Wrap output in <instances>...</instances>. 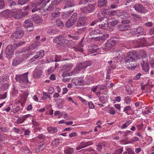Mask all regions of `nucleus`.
Here are the masks:
<instances>
[{
    "label": "nucleus",
    "instance_id": "obj_41",
    "mask_svg": "<svg viewBox=\"0 0 154 154\" xmlns=\"http://www.w3.org/2000/svg\"><path fill=\"white\" fill-rule=\"evenodd\" d=\"M130 17H131V18L136 20H140V17H139L137 14H131Z\"/></svg>",
    "mask_w": 154,
    "mask_h": 154
},
{
    "label": "nucleus",
    "instance_id": "obj_16",
    "mask_svg": "<svg viewBox=\"0 0 154 154\" xmlns=\"http://www.w3.org/2000/svg\"><path fill=\"white\" fill-rule=\"evenodd\" d=\"M115 42L113 40L109 41L102 47L103 49L106 50H109L112 47Z\"/></svg>",
    "mask_w": 154,
    "mask_h": 154
},
{
    "label": "nucleus",
    "instance_id": "obj_31",
    "mask_svg": "<svg viewBox=\"0 0 154 154\" xmlns=\"http://www.w3.org/2000/svg\"><path fill=\"white\" fill-rule=\"evenodd\" d=\"M107 3V0H98V6L99 7H102L105 6Z\"/></svg>",
    "mask_w": 154,
    "mask_h": 154
},
{
    "label": "nucleus",
    "instance_id": "obj_52",
    "mask_svg": "<svg viewBox=\"0 0 154 154\" xmlns=\"http://www.w3.org/2000/svg\"><path fill=\"white\" fill-rule=\"evenodd\" d=\"M118 23V21L117 20L112 19L111 22V24L112 26H115Z\"/></svg>",
    "mask_w": 154,
    "mask_h": 154
},
{
    "label": "nucleus",
    "instance_id": "obj_63",
    "mask_svg": "<svg viewBox=\"0 0 154 154\" xmlns=\"http://www.w3.org/2000/svg\"><path fill=\"white\" fill-rule=\"evenodd\" d=\"M102 147L103 145L101 144H98L96 146V149L98 151H101Z\"/></svg>",
    "mask_w": 154,
    "mask_h": 154
},
{
    "label": "nucleus",
    "instance_id": "obj_17",
    "mask_svg": "<svg viewBox=\"0 0 154 154\" xmlns=\"http://www.w3.org/2000/svg\"><path fill=\"white\" fill-rule=\"evenodd\" d=\"M84 82L83 77H81L77 78H74L72 80V82L75 85H82Z\"/></svg>",
    "mask_w": 154,
    "mask_h": 154
},
{
    "label": "nucleus",
    "instance_id": "obj_37",
    "mask_svg": "<svg viewBox=\"0 0 154 154\" xmlns=\"http://www.w3.org/2000/svg\"><path fill=\"white\" fill-rule=\"evenodd\" d=\"M73 11H69L63 13L62 17L63 18H66L69 17Z\"/></svg>",
    "mask_w": 154,
    "mask_h": 154
},
{
    "label": "nucleus",
    "instance_id": "obj_45",
    "mask_svg": "<svg viewBox=\"0 0 154 154\" xmlns=\"http://www.w3.org/2000/svg\"><path fill=\"white\" fill-rule=\"evenodd\" d=\"M54 114L56 116H57L58 118H60L63 115V113L59 111H56L54 112Z\"/></svg>",
    "mask_w": 154,
    "mask_h": 154
},
{
    "label": "nucleus",
    "instance_id": "obj_18",
    "mask_svg": "<svg viewBox=\"0 0 154 154\" xmlns=\"http://www.w3.org/2000/svg\"><path fill=\"white\" fill-rule=\"evenodd\" d=\"M24 33L23 31L18 30L14 32L12 34L13 38L19 39L21 38L23 35Z\"/></svg>",
    "mask_w": 154,
    "mask_h": 154
},
{
    "label": "nucleus",
    "instance_id": "obj_59",
    "mask_svg": "<svg viewBox=\"0 0 154 154\" xmlns=\"http://www.w3.org/2000/svg\"><path fill=\"white\" fill-rule=\"evenodd\" d=\"M103 13L102 12H100L98 13L97 17L100 19H101L102 18L104 17L103 15Z\"/></svg>",
    "mask_w": 154,
    "mask_h": 154
},
{
    "label": "nucleus",
    "instance_id": "obj_47",
    "mask_svg": "<svg viewBox=\"0 0 154 154\" xmlns=\"http://www.w3.org/2000/svg\"><path fill=\"white\" fill-rule=\"evenodd\" d=\"M131 101L130 97H129L127 96L125 98L124 103L127 105H129Z\"/></svg>",
    "mask_w": 154,
    "mask_h": 154
},
{
    "label": "nucleus",
    "instance_id": "obj_58",
    "mask_svg": "<svg viewBox=\"0 0 154 154\" xmlns=\"http://www.w3.org/2000/svg\"><path fill=\"white\" fill-rule=\"evenodd\" d=\"M139 138L137 137H134L131 140V142L130 143H133L134 142L137 141L139 140Z\"/></svg>",
    "mask_w": 154,
    "mask_h": 154
},
{
    "label": "nucleus",
    "instance_id": "obj_46",
    "mask_svg": "<svg viewBox=\"0 0 154 154\" xmlns=\"http://www.w3.org/2000/svg\"><path fill=\"white\" fill-rule=\"evenodd\" d=\"M73 152V149L71 148H69L67 149L64 150V152L66 154H71Z\"/></svg>",
    "mask_w": 154,
    "mask_h": 154
},
{
    "label": "nucleus",
    "instance_id": "obj_49",
    "mask_svg": "<svg viewBox=\"0 0 154 154\" xmlns=\"http://www.w3.org/2000/svg\"><path fill=\"white\" fill-rule=\"evenodd\" d=\"M56 23L58 26L61 27H62L63 26V22L60 20H57L56 21Z\"/></svg>",
    "mask_w": 154,
    "mask_h": 154
},
{
    "label": "nucleus",
    "instance_id": "obj_62",
    "mask_svg": "<svg viewBox=\"0 0 154 154\" xmlns=\"http://www.w3.org/2000/svg\"><path fill=\"white\" fill-rule=\"evenodd\" d=\"M77 135V134L76 132H72L69 134V136L70 137H74Z\"/></svg>",
    "mask_w": 154,
    "mask_h": 154
},
{
    "label": "nucleus",
    "instance_id": "obj_4",
    "mask_svg": "<svg viewBox=\"0 0 154 154\" xmlns=\"http://www.w3.org/2000/svg\"><path fill=\"white\" fill-rule=\"evenodd\" d=\"M95 24H98L97 26H98L101 29H106L109 31H111L112 29L111 27L108 26V23L106 22V23H103L101 24H99V22L98 21H94L91 23V25L93 26Z\"/></svg>",
    "mask_w": 154,
    "mask_h": 154
},
{
    "label": "nucleus",
    "instance_id": "obj_22",
    "mask_svg": "<svg viewBox=\"0 0 154 154\" xmlns=\"http://www.w3.org/2000/svg\"><path fill=\"white\" fill-rule=\"evenodd\" d=\"M92 144V142L91 141L88 142H82L79 145V146L76 148L77 150H79L83 148L89 146Z\"/></svg>",
    "mask_w": 154,
    "mask_h": 154
},
{
    "label": "nucleus",
    "instance_id": "obj_6",
    "mask_svg": "<svg viewBox=\"0 0 154 154\" xmlns=\"http://www.w3.org/2000/svg\"><path fill=\"white\" fill-rule=\"evenodd\" d=\"M134 8L137 12L141 14L147 12V10L144 6L140 3L135 4L134 6Z\"/></svg>",
    "mask_w": 154,
    "mask_h": 154
},
{
    "label": "nucleus",
    "instance_id": "obj_57",
    "mask_svg": "<svg viewBox=\"0 0 154 154\" xmlns=\"http://www.w3.org/2000/svg\"><path fill=\"white\" fill-rule=\"evenodd\" d=\"M61 56L60 55H56L55 56V61H62L63 60H62L61 59Z\"/></svg>",
    "mask_w": 154,
    "mask_h": 154
},
{
    "label": "nucleus",
    "instance_id": "obj_54",
    "mask_svg": "<svg viewBox=\"0 0 154 154\" xmlns=\"http://www.w3.org/2000/svg\"><path fill=\"white\" fill-rule=\"evenodd\" d=\"M126 91L129 95H131L133 93V91L130 88H128L126 89Z\"/></svg>",
    "mask_w": 154,
    "mask_h": 154
},
{
    "label": "nucleus",
    "instance_id": "obj_55",
    "mask_svg": "<svg viewBox=\"0 0 154 154\" xmlns=\"http://www.w3.org/2000/svg\"><path fill=\"white\" fill-rule=\"evenodd\" d=\"M5 6L4 0H0V9H3L4 8Z\"/></svg>",
    "mask_w": 154,
    "mask_h": 154
},
{
    "label": "nucleus",
    "instance_id": "obj_51",
    "mask_svg": "<svg viewBox=\"0 0 154 154\" xmlns=\"http://www.w3.org/2000/svg\"><path fill=\"white\" fill-rule=\"evenodd\" d=\"M122 148H121L116 150L112 154H121L123 151Z\"/></svg>",
    "mask_w": 154,
    "mask_h": 154
},
{
    "label": "nucleus",
    "instance_id": "obj_36",
    "mask_svg": "<svg viewBox=\"0 0 154 154\" xmlns=\"http://www.w3.org/2000/svg\"><path fill=\"white\" fill-rule=\"evenodd\" d=\"M131 15L127 11H124L123 12L122 14L120 15V18L122 19H125L129 18L130 17Z\"/></svg>",
    "mask_w": 154,
    "mask_h": 154
},
{
    "label": "nucleus",
    "instance_id": "obj_15",
    "mask_svg": "<svg viewBox=\"0 0 154 154\" xmlns=\"http://www.w3.org/2000/svg\"><path fill=\"white\" fill-rule=\"evenodd\" d=\"M63 0H54L52 1L51 3L46 8V9L49 11L52 10L54 6H56L59 5Z\"/></svg>",
    "mask_w": 154,
    "mask_h": 154
},
{
    "label": "nucleus",
    "instance_id": "obj_35",
    "mask_svg": "<svg viewBox=\"0 0 154 154\" xmlns=\"http://www.w3.org/2000/svg\"><path fill=\"white\" fill-rule=\"evenodd\" d=\"M47 129L48 131L51 134H54L57 131V128L51 126L48 127Z\"/></svg>",
    "mask_w": 154,
    "mask_h": 154
},
{
    "label": "nucleus",
    "instance_id": "obj_48",
    "mask_svg": "<svg viewBox=\"0 0 154 154\" xmlns=\"http://www.w3.org/2000/svg\"><path fill=\"white\" fill-rule=\"evenodd\" d=\"M140 54L142 59L146 60L145 58L146 56V54L145 51H140Z\"/></svg>",
    "mask_w": 154,
    "mask_h": 154
},
{
    "label": "nucleus",
    "instance_id": "obj_24",
    "mask_svg": "<svg viewBox=\"0 0 154 154\" xmlns=\"http://www.w3.org/2000/svg\"><path fill=\"white\" fill-rule=\"evenodd\" d=\"M28 96V94L26 92L24 93L23 94L20 96V101L18 103V105L21 104V105H23L22 102H25L26 99V98Z\"/></svg>",
    "mask_w": 154,
    "mask_h": 154
},
{
    "label": "nucleus",
    "instance_id": "obj_25",
    "mask_svg": "<svg viewBox=\"0 0 154 154\" xmlns=\"http://www.w3.org/2000/svg\"><path fill=\"white\" fill-rule=\"evenodd\" d=\"M32 19L36 23H41L43 21L42 19L36 14H35L33 16Z\"/></svg>",
    "mask_w": 154,
    "mask_h": 154
},
{
    "label": "nucleus",
    "instance_id": "obj_11",
    "mask_svg": "<svg viewBox=\"0 0 154 154\" xmlns=\"http://www.w3.org/2000/svg\"><path fill=\"white\" fill-rule=\"evenodd\" d=\"M26 58L24 56H20L15 57L13 60L12 63V65L15 66L23 62Z\"/></svg>",
    "mask_w": 154,
    "mask_h": 154
},
{
    "label": "nucleus",
    "instance_id": "obj_61",
    "mask_svg": "<svg viewBox=\"0 0 154 154\" xmlns=\"http://www.w3.org/2000/svg\"><path fill=\"white\" fill-rule=\"evenodd\" d=\"M24 43L23 41H21L19 42L16 43L14 44V45L17 47H18L20 46L21 45Z\"/></svg>",
    "mask_w": 154,
    "mask_h": 154
},
{
    "label": "nucleus",
    "instance_id": "obj_1",
    "mask_svg": "<svg viewBox=\"0 0 154 154\" xmlns=\"http://www.w3.org/2000/svg\"><path fill=\"white\" fill-rule=\"evenodd\" d=\"M137 58L136 53L132 52H129L125 58L126 67L130 69H134L138 65H135V66L133 63L135 62V59Z\"/></svg>",
    "mask_w": 154,
    "mask_h": 154
},
{
    "label": "nucleus",
    "instance_id": "obj_40",
    "mask_svg": "<svg viewBox=\"0 0 154 154\" xmlns=\"http://www.w3.org/2000/svg\"><path fill=\"white\" fill-rule=\"evenodd\" d=\"M74 6V4L73 3L70 1H68L66 3L64 8H66Z\"/></svg>",
    "mask_w": 154,
    "mask_h": 154
},
{
    "label": "nucleus",
    "instance_id": "obj_33",
    "mask_svg": "<svg viewBox=\"0 0 154 154\" xmlns=\"http://www.w3.org/2000/svg\"><path fill=\"white\" fill-rule=\"evenodd\" d=\"M109 35L108 34H106L103 35L101 36L97 37L96 38L97 40L100 41V40H105L106 38H108L109 37Z\"/></svg>",
    "mask_w": 154,
    "mask_h": 154
},
{
    "label": "nucleus",
    "instance_id": "obj_38",
    "mask_svg": "<svg viewBox=\"0 0 154 154\" xmlns=\"http://www.w3.org/2000/svg\"><path fill=\"white\" fill-rule=\"evenodd\" d=\"M73 66V64L72 63H69L67 64L64 66V68L66 69L67 71H69Z\"/></svg>",
    "mask_w": 154,
    "mask_h": 154
},
{
    "label": "nucleus",
    "instance_id": "obj_14",
    "mask_svg": "<svg viewBox=\"0 0 154 154\" xmlns=\"http://www.w3.org/2000/svg\"><path fill=\"white\" fill-rule=\"evenodd\" d=\"M129 22L128 21V23L126 22L125 20H122L121 23L122 24L118 26V28L120 31H126L128 30L130 28L129 25L125 24V23H128Z\"/></svg>",
    "mask_w": 154,
    "mask_h": 154
},
{
    "label": "nucleus",
    "instance_id": "obj_2",
    "mask_svg": "<svg viewBox=\"0 0 154 154\" xmlns=\"http://www.w3.org/2000/svg\"><path fill=\"white\" fill-rule=\"evenodd\" d=\"M92 62L91 61L87 60L84 61L82 63H78L74 68L72 72L75 74L78 73L82 69H84L88 67L91 65Z\"/></svg>",
    "mask_w": 154,
    "mask_h": 154
},
{
    "label": "nucleus",
    "instance_id": "obj_9",
    "mask_svg": "<svg viewBox=\"0 0 154 154\" xmlns=\"http://www.w3.org/2000/svg\"><path fill=\"white\" fill-rule=\"evenodd\" d=\"M15 49L14 46L11 45L8 46L6 48V57L8 58L11 57L14 54Z\"/></svg>",
    "mask_w": 154,
    "mask_h": 154
},
{
    "label": "nucleus",
    "instance_id": "obj_30",
    "mask_svg": "<svg viewBox=\"0 0 154 154\" xmlns=\"http://www.w3.org/2000/svg\"><path fill=\"white\" fill-rule=\"evenodd\" d=\"M60 9L59 8H56L54 12L52 13V16L54 18L59 17L60 14Z\"/></svg>",
    "mask_w": 154,
    "mask_h": 154
},
{
    "label": "nucleus",
    "instance_id": "obj_32",
    "mask_svg": "<svg viewBox=\"0 0 154 154\" xmlns=\"http://www.w3.org/2000/svg\"><path fill=\"white\" fill-rule=\"evenodd\" d=\"M9 86L8 84L5 83L3 81L0 82V88L5 90L8 89Z\"/></svg>",
    "mask_w": 154,
    "mask_h": 154
},
{
    "label": "nucleus",
    "instance_id": "obj_7",
    "mask_svg": "<svg viewBox=\"0 0 154 154\" xmlns=\"http://www.w3.org/2000/svg\"><path fill=\"white\" fill-rule=\"evenodd\" d=\"M28 74V72H27L23 74L16 76V80L20 82L27 83L28 81L27 79Z\"/></svg>",
    "mask_w": 154,
    "mask_h": 154
},
{
    "label": "nucleus",
    "instance_id": "obj_27",
    "mask_svg": "<svg viewBox=\"0 0 154 154\" xmlns=\"http://www.w3.org/2000/svg\"><path fill=\"white\" fill-rule=\"evenodd\" d=\"M40 45V43L38 41L35 42L29 46V49L31 50H34L36 48Z\"/></svg>",
    "mask_w": 154,
    "mask_h": 154
},
{
    "label": "nucleus",
    "instance_id": "obj_13",
    "mask_svg": "<svg viewBox=\"0 0 154 154\" xmlns=\"http://www.w3.org/2000/svg\"><path fill=\"white\" fill-rule=\"evenodd\" d=\"M95 9V7L94 5L91 4L85 8H81V10L84 13H88L93 12Z\"/></svg>",
    "mask_w": 154,
    "mask_h": 154
},
{
    "label": "nucleus",
    "instance_id": "obj_42",
    "mask_svg": "<svg viewBox=\"0 0 154 154\" xmlns=\"http://www.w3.org/2000/svg\"><path fill=\"white\" fill-rule=\"evenodd\" d=\"M50 96V94L48 93H47L45 92H43V96H42V99L43 100H46L48 97H49Z\"/></svg>",
    "mask_w": 154,
    "mask_h": 154
},
{
    "label": "nucleus",
    "instance_id": "obj_39",
    "mask_svg": "<svg viewBox=\"0 0 154 154\" xmlns=\"http://www.w3.org/2000/svg\"><path fill=\"white\" fill-rule=\"evenodd\" d=\"M9 4L11 8L13 10H14L16 9L15 7L16 6V4L14 1L12 0H9Z\"/></svg>",
    "mask_w": 154,
    "mask_h": 154
},
{
    "label": "nucleus",
    "instance_id": "obj_21",
    "mask_svg": "<svg viewBox=\"0 0 154 154\" xmlns=\"http://www.w3.org/2000/svg\"><path fill=\"white\" fill-rule=\"evenodd\" d=\"M141 64L143 69L145 72H147L149 71V67L146 60H141Z\"/></svg>",
    "mask_w": 154,
    "mask_h": 154
},
{
    "label": "nucleus",
    "instance_id": "obj_56",
    "mask_svg": "<svg viewBox=\"0 0 154 154\" xmlns=\"http://www.w3.org/2000/svg\"><path fill=\"white\" fill-rule=\"evenodd\" d=\"M109 113L112 114H114L115 113V108L114 107H111L109 108Z\"/></svg>",
    "mask_w": 154,
    "mask_h": 154
},
{
    "label": "nucleus",
    "instance_id": "obj_53",
    "mask_svg": "<svg viewBox=\"0 0 154 154\" xmlns=\"http://www.w3.org/2000/svg\"><path fill=\"white\" fill-rule=\"evenodd\" d=\"M101 33L99 29H95L91 32V35L97 34Z\"/></svg>",
    "mask_w": 154,
    "mask_h": 154
},
{
    "label": "nucleus",
    "instance_id": "obj_64",
    "mask_svg": "<svg viewBox=\"0 0 154 154\" xmlns=\"http://www.w3.org/2000/svg\"><path fill=\"white\" fill-rule=\"evenodd\" d=\"M149 33L150 35L154 34V27L150 28L149 30Z\"/></svg>",
    "mask_w": 154,
    "mask_h": 154
},
{
    "label": "nucleus",
    "instance_id": "obj_28",
    "mask_svg": "<svg viewBox=\"0 0 154 154\" xmlns=\"http://www.w3.org/2000/svg\"><path fill=\"white\" fill-rule=\"evenodd\" d=\"M13 11L6 10L4 11L3 12V14L5 17H12Z\"/></svg>",
    "mask_w": 154,
    "mask_h": 154
},
{
    "label": "nucleus",
    "instance_id": "obj_20",
    "mask_svg": "<svg viewBox=\"0 0 154 154\" xmlns=\"http://www.w3.org/2000/svg\"><path fill=\"white\" fill-rule=\"evenodd\" d=\"M42 74V70L41 68L39 67H37L35 69L33 73V76L35 79H37Z\"/></svg>",
    "mask_w": 154,
    "mask_h": 154
},
{
    "label": "nucleus",
    "instance_id": "obj_43",
    "mask_svg": "<svg viewBox=\"0 0 154 154\" xmlns=\"http://www.w3.org/2000/svg\"><path fill=\"white\" fill-rule=\"evenodd\" d=\"M131 123V121L129 120L127 121L125 123L122 125L121 128L122 129H124L126 128L128 126H129Z\"/></svg>",
    "mask_w": 154,
    "mask_h": 154
},
{
    "label": "nucleus",
    "instance_id": "obj_10",
    "mask_svg": "<svg viewBox=\"0 0 154 154\" xmlns=\"http://www.w3.org/2000/svg\"><path fill=\"white\" fill-rule=\"evenodd\" d=\"M53 42L55 43H57L59 44H62L64 43H67L69 41L64 39L62 36L59 35L55 37L53 39Z\"/></svg>",
    "mask_w": 154,
    "mask_h": 154
},
{
    "label": "nucleus",
    "instance_id": "obj_8",
    "mask_svg": "<svg viewBox=\"0 0 154 154\" xmlns=\"http://www.w3.org/2000/svg\"><path fill=\"white\" fill-rule=\"evenodd\" d=\"M143 29L141 27L134 28L132 29L131 32L133 35L138 36L142 35L144 33Z\"/></svg>",
    "mask_w": 154,
    "mask_h": 154
},
{
    "label": "nucleus",
    "instance_id": "obj_34",
    "mask_svg": "<svg viewBox=\"0 0 154 154\" xmlns=\"http://www.w3.org/2000/svg\"><path fill=\"white\" fill-rule=\"evenodd\" d=\"M55 28L52 26H49L46 27V30L47 32L49 34H55Z\"/></svg>",
    "mask_w": 154,
    "mask_h": 154
},
{
    "label": "nucleus",
    "instance_id": "obj_60",
    "mask_svg": "<svg viewBox=\"0 0 154 154\" xmlns=\"http://www.w3.org/2000/svg\"><path fill=\"white\" fill-rule=\"evenodd\" d=\"M126 150L128 152V154H133V153H134L133 150L130 148H127Z\"/></svg>",
    "mask_w": 154,
    "mask_h": 154
},
{
    "label": "nucleus",
    "instance_id": "obj_19",
    "mask_svg": "<svg viewBox=\"0 0 154 154\" xmlns=\"http://www.w3.org/2000/svg\"><path fill=\"white\" fill-rule=\"evenodd\" d=\"M45 51L43 50H41L40 51H37L36 54L31 59L32 61H35V60L39 58H42L45 55Z\"/></svg>",
    "mask_w": 154,
    "mask_h": 154
},
{
    "label": "nucleus",
    "instance_id": "obj_29",
    "mask_svg": "<svg viewBox=\"0 0 154 154\" xmlns=\"http://www.w3.org/2000/svg\"><path fill=\"white\" fill-rule=\"evenodd\" d=\"M122 54V53L120 50H116L112 52V55L117 58L119 57Z\"/></svg>",
    "mask_w": 154,
    "mask_h": 154
},
{
    "label": "nucleus",
    "instance_id": "obj_50",
    "mask_svg": "<svg viewBox=\"0 0 154 154\" xmlns=\"http://www.w3.org/2000/svg\"><path fill=\"white\" fill-rule=\"evenodd\" d=\"M59 140L57 138L54 139L52 140V144L53 146H57L59 144Z\"/></svg>",
    "mask_w": 154,
    "mask_h": 154
},
{
    "label": "nucleus",
    "instance_id": "obj_12",
    "mask_svg": "<svg viewBox=\"0 0 154 154\" xmlns=\"http://www.w3.org/2000/svg\"><path fill=\"white\" fill-rule=\"evenodd\" d=\"M27 14L26 13L24 12H21L20 11H13L12 17L16 19H20L24 17Z\"/></svg>",
    "mask_w": 154,
    "mask_h": 154
},
{
    "label": "nucleus",
    "instance_id": "obj_44",
    "mask_svg": "<svg viewBox=\"0 0 154 154\" xmlns=\"http://www.w3.org/2000/svg\"><path fill=\"white\" fill-rule=\"evenodd\" d=\"M29 0H18L17 3L19 5H23L29 2Z\"/></svg>",
    "mask_w": 154,
    "mask_h": 154
},
{
    "label": "nucleus",
    "instance_id": "obj_3",
    "mask_svg": "<svg viewBox=\"0 0 154 154\" xmlns=\"http://www.w3.org/2000/svg\"><path fill=\"white\" fill-rule=\"evenodd\" d=\"M45 0H41L39 2L35 3H30L24 8V10L32 9V11L33 13L39 10L40 8L39 5L43 3Z\"/></svg>",
    "mask_w": 154,
    "mask_h": 154
},
{
    "label": "nucleus",
    "instance_id": "obj_5",
    "mask_svg": "<svg viewBox=\"0 0 154 154\" xmlns=\"http://www.w3.org/2000/svg\"><path fill=\"white\" fill-rule=\"evenodd\" d=\"M77 13H74L71 17L67 21L65 25L67 28L71 27L74 25L77 20Z\"/></svg>",
    "mask_w": 154,
    "mask_h": 154
},
{
    "label": "nucleus",
    "instance_id": "obj_23",
    "mask_svg": "<svg viewBox=\"0 0 154 154\" xmlns=\"http://www.w3.org/2000/svg\"><path fill=\"white\" fill-rule=\"evenodd\" d=\"M85 20L84 18H79L77 23V27L82 26L85 25Z\"/></svg>",
    "mask_w": 154,
    "mask_h": 154
},
{
    "label": "nucleus",
    "instance_id": "obj_26",
    "mask_svg": "<svg viewBox=\"0 0 154 154\" xmlns=\"http://www.w3.org/2000/svg\"><path fill=\"white\" fill-rule=\"evenodd\" d=\"M24 26L25 28L32 27L33 26V23L29 19L25 20L24 24Z\"/></svg>",
    "mask_w": 154,
    "mask_h": 154
}]
</instances>
